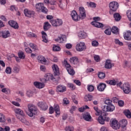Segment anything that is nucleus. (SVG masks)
<instances>
[{
    "label": "nucleus",
    "instance_id": "1",
    "mask_svg": "<svg viewBox=\"0 0 131 131\" xmlns=\"http://www.w3.org/2000/svg\"><path fill=\"white\" fill-rule=\"evenodd\" d=\"M118 7H119V5L117 2L113 1L111 2L109 4L110 14L112 15L114 12H116V11H117V9H118Z\"/></svg>",
    "mask_w": 131,
    "mask_h": 131
},
{
    "label": "nucleus",
    "instance_id": "2",
    "mask_svg": "<svg viewBox=\"0 0 131 131\" xmlns=\"http://www.w3.org/2000/svg\"><path fill=\"white\" fill-rule=\"evenodd\" d=\"M29 112L28 113V115L30 117H32L33 115H36L37 114V108L32 104H29L28 105Z\"/></svg>",
    "mask_w": 131,
    "mask_h": 131
},
{
    "label": "nucleus",
    "instance_id": "3",
    "mask_svg": "<svg viewBox=\"0 0 131 131\" xmlns=\"http://www.w3.org/2000/svg\"><path fill=\"white\" fill-rule=\"evenodd\" d=\"M36 9L37 12H41L43 14H48V9L44 6L42 3L36 4Z\"/></svg>",
    "mask_w": 131,
    "mask_h": 131
},
{
    "label": "nucleus",
    "instance_id": "4",
    "mask_svg": "<svg viewBox=\"0 0 131 131\" xmlns=\"http://www.w3.org/2000/svg\"><path fill=\"white\" fill-rule=\"evenodd\" d=\"M64 66L69 74H70V75H72V76H73V75L75 74V71H74V70L73 69L72 67H71V66L69 63H68V62H67V61L66 60L64 61Z\"/></svg>",
    "mask_w": 131,
    "mask_h": 131
},
{
    "label": "nucleus",
    "instance_id": "5",
    "mask_svg": "<svg viewBox=\"0 0 131 131\" xmlns=\"http://www.w3.org/2000/svg\"><path fill=\"white\" fill-rule=\"evenodd\" d=\"M54 110L56 114V115H59L60 114V107L59 105L56 104L54 105V107L51 106L49 108V113L50 114H53L54 113Z\"/></svg>",
    "mask_w": 131,
    "mask_h": 131
},
{
    "label": "nucleus",
    "instance_id": "6",
    "mask_svg": "<svg viewBox=\"0 0 131 131\" xmlns=\"http://www.w3.org/2000/svg\"><path fill=\"white\" fill-rule=\"evenodd\" d=\"M76 50L77 52H82L86 50V46L83 42H80V43L77 44L76 46Z\"/></svg>",
    "mask_w": 131,
    "mask_h": 131
},
{
    "label": "nucleus",
    "instance_id": "7",
    "mask_svg": "<svg viewBox=\"0 0 131 131\" xmlns=\"http://www.w3.org/2000/svg\"><path fill=\"white\" fill-rule=\"evenodd\" d=\"M50 23L54 27H58L61 26L63 24V21L61 19H53L50 20Z\"/></svg>",
    "mask_w": 131,
    "mask_h": 131
},
{
    "label": "nucleus",
    "instance_id": "8",
    "mask_svg": "<svg viewBox=\"0 0 131 131\" xmlns=\"http://www.w3.org/2000/svg\"><path fill=\"white\" fill-rule=\"evenodd\" d=\"M114 110H115V106H114V105H111V106L104 105L102 107V111L104 113H105V112H112L114 111Z\"/></svg>",
    "mask_w": 131,
    "mask_h": 131
},
{
    "label": "nucleus",
    "instance_id": "9",
    "mask_svg": "<svg viewBox=\"0 0 131 131\" xmlns=\"http://www.w3.org/2000/svg\"><path fill=\"white\" fill-rule=\"evenodd\" d=\"M111 125L114 129H119L120 125L118 124V121L116 119H113L111 121Z\"/></svg>",
    "mask_w": 131,
    "mask_h": 131
},
{
    "label": "nucleus",
    "instance_id": "10",
    "mask_svg": "<svg viewBox=\"0 0 131 131\" xmlns=\"http://www.w3.org/2000/svg\"><path fill=\"white\" fill-rule=\"evenodd\" d=\"M122 89L124 94H129L130 92V85L128 83H125L123 85Z\"/></svg>",
    "mask_w": 131,
    "mask_h": 131
},
{
    "label": "nucleus",
    "instance_id": "11",
    "mask_svg": "<svg viewBox=\"0 0 131 131\" xmlns=\"http://www.w3.org/2000/svg\"><path fill=\"white\" fill-rule=\"evenodd\" d=\"M24 13L25 16H26V17H29V18H31V17L34 16V12L31 11L27 9H25L24 10Z\"/></svg>",
    "mask_w": 131,
    "mask_h": 131
},
{
    "label": "nucleus",
    "instance_id": "12",
    "mask_svg": "<svg viewBox=\"0 0 131 131\" xmlns=\"http://www.w3.org/2000/svg\"><path fill=\"white\" fill-rule=\"evenodd\" d=\"M14 111L16 114H17V115H20L22 117H24V116H25L24 111L20 108H15L14 109Z\"/></svg>",
    "mask_w": 131,
    "mask_h": 131
},
{
    "label": "nucleus",
    "instance_id": "13",
    "mask_svg": "<svg viewBox=\"0 0 131 131\" xmlns=\"http://www.w3.org/2000/svg\"><path fill=\"white\" fill-rule=\"evenodd\" d=\"M79 10L80 16H81V19H84V18L86 17L84 8H83V7H81L79 8Z\"/></svg>",
    "mask_w": 131,
    "mask_h": 131
},
{
    "label": "nucleus",
    "instance_id": "14",
    "mask_svg": "<svg viewBox=\"0 0 131 131\" xmlns=\"http://www.w3.org/2000/svg\"><path fill=\"white\" fill-rule=\"evenodd\" d=\"M38 106L41 109V110H47L48 109V104L45 102H39L38 103Z\"/></svg>",
    "mask_w": 131,
    "mask_h": 131
},
{
    "label": "nucleus",
    "instance_id": "15",
    "mask_svg": "<svg viewBox=\"0 0 131 131\" xmlns=\"http://www.w3.org/2000/svg\"><path fill=\"white\" fill-rule=\"evenodd\" d=\"M8 24H9L10 26L14 28V29H18L19 28V26L17 22L14 20H10L8 21Z\"/></svg>",
    "mask_w": 131,
    "mask_h": 131
},
{
    "label": "nucleus",
    "instance_id": "16",
    "mask_svg": "<svg viewBox=\"0 0 131 131\" xmlns=\"http://www.w3.org/2000/svg\"><path fill=\"white\" fill-rule=\"evenodd\" d=\"M114 67V64L111 63V61L110 60H106L105 62V64L104 66L105 68L106 69H111L112 67Z\"/></svg>",
    "mask_w": 131,
    "mask_h": 131
},
{
    "label": "nucleus",
    "instance_id": "17",
    "mask_svg": "<svg viewBox=\"0 0 131 131\" xmlns=\"http://www.w3.org/2000/svg\"><path fill=\"white\" fill-rule=\"evenodd\" d=\"M55 40L59 43H63V42H65V41H66V37H65L64 36L62 35L61 36H59L58 38L55 39Z\"/></svg>",
    "mask_w": 131,
    "mask_h": 131
},
{
    "label": "nucleus",
    "instance_id": "18",
    "mask_svg": "<svg viewBox=\"0 0 131 131\" xmlns=\"http://www.w3.org/2000/svg\"><path fill=\"white\" fill-rule=\"evenodd\" d=\"M106 84L103 83H100L97 86V90L99 92H104V91H105V89H106Z\"/></svg>",
    "mask_w": 131,
    "mask_h": 131
},
{
    "label": "nucleus",
    "instance_id": "19",
    "mask_svg": "<svg viewBox=\"0 0 131 131\" xmlns=\"http://www.w3.org/2000/svg\"><path fill=\"white\" fill-rule=\"evenodd\" d=\"M70 61L71 64L73 65H77L78 63H79V60H78V58L77 57H73L70 58Z\"/></svg>",
    "mask_w": 131,
    "mask_h": 131
},
{
    "label": "nucleus",
    "instance_id": "20",
    "mask_svg": "<svg viewBox=\"0 0 131 131\" xmlns=\"http://www.w3.org/2000/svg\"><path fill=\"white\" fill-rule=\"evenodd\" d=\"M71 16L74 21H78V15H77V13H76L75 10L72 11Z\"/></svg>",
    "mask_w": 131,
    "mask_h": 131
},
{
    "label": "nucleus",
    "instance_id": "21",
    "mask_svg": "<svg viewBox=\"0 0 131 131\" xmlns=\"http://www.w3.org/2000/svg\"><path fill=\"white\" fill-rule=\"evenodd\" d=\"M45 81H49L50 79H51V80H55V78L51 73L46 74L45 75Z\"/></svg>",
    "mask_w": 131,
    "mask_h": 131
},
{
    "label": "nucleus",
    "instance_id": "22",
    "mask_svg": "<svg viewBox=\"0 0 131 131\" xmlns=\"http://www.w3.org/2000/svg\"><path fill=\"white\" fill-rule=\"evenodd\" d=\"M124 38L126 40H131V32L130 31H126L124 33Z\"/></svg>",
    "mask_w": 131,
    "mask_h": 131
},
{
    "label": "nucleus",
    "instance_id": "23",
    "mask_svg": "<svg viewBox=\"0 0 131 131\" xmlns=\"http://www.w3.org/2000/svg\"><path fill=\"white\" fill-rule=\"evenodd\" d=\"M83 118L86 121H92V116L89 113H86L83 114Z\"/></svg>",
    "mask_w": 131,
    "mask_h": 131
},
{
    "label": "nucleus",
    "instance_id": "24",
    "mask_svg": "<svg viewBox=\"0 0 131 131\" xmlns=\"http://www.w3.org/2000/svg\"><path fill=\"white\" fill-rule=\"evenodd\" d=\"M91 24L92 25H93V26L97 27V28H102V27H104V25H103V24L98 21H92L91 22Z\"/></svg>",
    "mask_w": 131,
    "mask_h": 131
},
{
    "label": "nucleus",
    "instance_id": "25",
    "mask_svg": "<svg viewBox=\"0 0 131 131\" xmlns=\"http://www.w3.org/2000/svg\"><path fill=\"white\" fill-rule=\"evenodd\" d=\"M52 69L53 70V72L55 74V75H59V67H58V66L57 64H53L52 66Z\"/></svg>",
    "mask_w": 131,
    "mask_h": 131
},
{
    "label": "nucleus",
    "instance_id": "26",
    "mask_svg": "<svg viewBox=\"0 0 131 131\" xmlns=\"http://www.w3.org/2000/svg\"><path fill=\"white\" fill-rule=\"evenodd\" d=\"M120 126L122 127V128H124L126 125H127V121L126 119H122L119 121Z\"/></svg>",
    "mask_w": 131,
    "mask_h": 131
},
{
    "label": "nucleus",
    "instance_id": "27",
    "mask_svg": "<svg viewBox=\"0 0 131 131\" xmlns=\"http://www.w3.org/2000/svg\"><path fill=\"white\" fill-rule=\"evenodd\" d=\"M1 34L3 38H8V37H10L11 35V33L9 31H4L2 32Z\"/></svg>",
    "mask_w": 131,
    "mask_h": 131
},
{
    "label": "nucleus",
    "instance_id": "28",
    "mask_svg": "<svg viewBox=\"0 0 131 131\" xmlns=\"http://www.w3.org/2000/svg\"><path fill=\"white\" fill-rule=\"evenodd\" d=\"M57 92L59 93H64L66 92V86L59 85L57 87Z\"/></svg>",
    "mask_w": 131,
    "mask_h": 131
},
{
    "label": "nucleus",
    "instance_id": "29",
    "mask_svg": "<svg viewBox=\"0 0 131 131\" xmlns=\"http://www.w3.org/2000/svg\"><path fill=\"white\" fill-rule=\"evenodd\" d=\"M17 118H18V119H19V120L20 121L23 122V123H25V124H26V125H30V123H29V122H28V121L26 120V119H25V118H24V117H17Z\"/></svg>",
    "mask_w": 131,
    "mask_h": 131
},
{
    "label": "nucleus",
    "instance_id": "30",
    "mask_svg": "<svg viewBox=\"0 0 131 131\" xmlns=\"http://www.w3.org/2000/svg\"><path fill=\"white\" fill-rule=\"evenodd\" d=\"M34 85L37 89H42L45 88V84L42 83H40L39 82H34Z\"/></svg>",
    "mask_w": 131,
    "mask_h": 131
},
{
    "label": "nucleus",
    "instance_id": "31",
    "mask_svg": "<svg viewBox=\"0 0 131 131\" xmlns=\"http://www.w3.org/2000/svg\"><path fill=\"white\" fill-rule=\"evenodd\" d=\"M42 41L43 42H48V35L47 33L43 31L41 32Z\"/></svg>",
    "mask_w": 131,
    "mask_h": 131
},
{
    "label": "nucleus",
    "instance_id": "32",
    "mask_svg": "<svg viewBox=\"0 0 131 131\" xmlns=\"http://www.w3.org/2000/svg\"><path fill=\"white\" fill-rule=\"evenodd\" d=\"M37 60H38L39 62L42 64H43V63H46L47 62L46 58L42 56H38Z\"/></svg>",
    "mask_w": 131,
    "mask_h": 131
},
{
    "label": "nucleus",
    "instance_id": "33",
    "mask_svg": "<svg viewBox=\"0 0 131 131\" xmlns=\"http://www.w3.org/2000/svg\"><path fill=\"white\" fill-rule=\"evenodd\" d=\"M114 18L115 21H120V19H121V16H120V14H119V13H115L114 14Z\"/></svg>",
    "mask_w": 131,
    "mask_h": 131
},
{
    "label": "nucleus",
    "instance_id": "34",
    "mask_svg": "<svg viewBox=\"0 0 131 131\" xmlns=\"http://www.w3.org/2000/svg\"><path fill=\"white\" fill-rule=\"evenodd\" d=\"M102 115H104L103 114L100 115V116L98 117L97 120L100 124H104L105 123V119L103 118Z\"/></svg>",
    "mask_w": 131,
    "mask_h": 131
},
{
    "label": "nucleus",
    "instance_id": "35",
    "mask_svg": "<svg viewBox=\"0 0 131 131\" xmlns=\"http://www.w3.org/2000/svg\"><path fill=\"white\" fill-rule=\"evenodd\" d=\"M94 109L95 111H96V112L95 113L96 115H97V116L99 115H103V113H102V112L99 110V109L98 108V107L94 106Z\"/></svg>",
    "mask_w": 131,
    "mask_h": 131
},
{
    "label": "nucleus",
    "instance_id": "36",
    "mask_svg": "<svg viewBox=\"0 0 131 131\" xmlns=\"http://www.w3.org/2000/svg\"><path fill=\"white\" fill-rule=\"evenodd\" d=\"M86 5L89 8H96L97 4L94 2H87Z\"/></svg>",
    "mask_w": 131,
    "mask_h": 131
},
{
    "label": "nucleus",
    "instance_id": "37",
    "mask_svg": "<svg viewBox=\"0 0 131 131\" xmlns=\"http://www.w3.org/2000/svg\"><path fill=\"white\" fill-rule=\"evenodd\" d=\"M50 27H51V25H50V23H49V22L47 21L45 23V25L43 26V29L45 31H47V30H49Z\"/></svg>",
    "mask_w": 131,
    "mask_h": 131
},
{
    "label": "nucleus",
    "instance_id": "38",
    "mask_svg": "<svg viewBox=\"0 0 131 131\" xmlns=\"http://www.w3.org/2000/svg\"><path fill=\"white\" fill-rule=\"evenodd\" d=\"M93 100V96L88 94L84 97V101L88 102V101H92Z\"/></svg>",
    "mask_w": 131,
    "mask_h": 131
},
{
    "label": "nucleus",
    "instance_id": "39",
    "mask_svg": "<svg viewBox=\"0 0 131 131\" xmlns=\"http://www.w3.org/2000/svg\"><path fill=\"white\" fill-rule=\"evenodd\" d=\"M111 30L112 33H114V34H118V33H119V32L118 31V28L116 27H113Z\"/></svg>",
    "mask_w": 131,
    "mask_h": 131
},
{
    "label": "nucleus",
    "instance_id": "40",
    "mask_svg": "<svg viewBox=\"0 0 131 131\" xmlns=\"http://www.w3.org/2000/svg\"><path fill=\"white\" fill-rule=\"evenodd\" d=\"M18 56L19 58L22 60H24V59H25V54H24V52L22 51H19L18 53Z\"/></svg>",
    "mask_w": 131,
    "mask_h": 131
},
{
    "label": "nucleus",
    "instance_id": "41",
    "mask_svg": "<svg viewBox=\"0 0 131 131\" xmlns=\"http://www.w3.org/2000/svg\"><path fill=\"white\" fill-rule=\"evenodd\" d=\"M106 82L110 85H115L116 84V81L115 80H110L106 81Z\"/></svg>",
    "mask_w": 131,
    "mask_h": 131
},
{
    "label": "nucleus",
    "instance_id": "42",
    "mask_svg": "<svg viewBox=\"0 0 131 131\" xmlns=\"http://www.w3.org/2000/svg\"><path fill=\"white\" fill-rule=\"evenodd\" d=\"M78 36L79 38H85L86 36V34L85 32H81L79 33Z\"/></svg>",
    "mask_w": 131,
    "mask_h": 131
},
{
    "label": "nucleus",
    "instance_id": "43",
    "mask_svg": "<svg viewBox=\"0 0 131 131\" xmlns=\"http://www.w3.org/2000/svg\"><path fill=\"white\" fill-rule=\"evenodd\" d=\"M104 103L106 104V105H107V106H113L112 104V100H110V99H106Z\"/></svg>",
    "mask_w": 131,
    "mask_h": 131
},
{
    "label": "nucleus",
    "instance_id": "44",
    "mask_svg": "<svg viewBox=\"0 0 131 131\" xmlns=\"http://www.w3.org/2000/svg\"><path fill=\"white\" fill-rule=\"evenodd\" d=\"M124 113L127 118H131V113L129 110L124 111Z\"/></svg>",
    "mask_w": 131,
    "mask_h": 131
},
{
    "label": "nucleus",
    "instance_id": "45",
    "mask_svg": "<svg viewBox=\"0 0 131 131\" xmlns=\"http://www.w3.org/2000/svg\"><path fill=\"white\" fill-rule=\"evenodd\" d=\"M6 121V117H5V115L0 113V122H5Z\"/></svg>",
    "mask_w": 131,
    "mask_h": 131
},
{
    "label": "nucleus",
    "instance_id": "46",
    "mask_svg": "<svg viewBox=\"0 0 131 131\" xmlns=\"http://www.w3.org/2000/svg\"><path fill=\"white\" fill-rule=\"evenodd\" d=\"M2 93H4L5 94H6L7 95L10 94L11 93V91L8 89V88H4L2 89Z\"/></svg>",
    "mask_w": 131,
    "mask_h": 131
},
{
    "label": "nucleus",
    "instance_id": "47",
    "mask_svg": "<svg viewBox=\"0 0 131 131\" xmlns=\"http://www.w3.org/2000/svg\"><path fill=\"white\" fill-rule=\"evenodd\" d=\"M27 35L29 37H37L36 34L29 32L27 33Z\"/></svg>",
    "mask_w": 131,
    "mask_h": 131
},
{
    "label": "nucleus",
    "instance_id": "48",
    "mask_svg": "<svg viewBox=\"0 0 131 131\" xmlns=\"http://www.w3.org/2000/svg\"><path fill=\"white\" fill-rule=\"evenodd\" d=\"M105 76H106V75L105 74V73L103 72H100L98 74V77L100 79H103V78H105Z\"/></svg>",
    "mask_w": 131,
    "mask_h": 131
},
{
    "label": "nucleus",
    "instance_id": "49",
    "mask_svg": "<svg viewBox=\"0 0 131 131\" xmlns=\"http://www.w3.org/2000/svg\"><path fill=\"white\" fill-rule=\"evenodd\" d=\"M61 50V48L59 46H57L56 45H54L53 47V51L54 52H59Z\"/></svg>",
    "mask_w": 131,
    "mask_h": 131
},
{
    "label": "nucleus",
    "instance_id": "50",
    "mask_svg": "<svg viewBox=\"0 0 131 131\" xmlns=\"http://www.w3.org/2000/svg\"><path fill=\"white\" fill-rule=\"evenodd\" d=\"M10 127L6 126L4 128L2 127H0V131H10Z\"/></svg>",
    "mask_w": 131,
    "mask_h": 131
},
{
    "label": "nucleus",
    "instance_id": "51",
    "mask_svg": "<svg viewBox=\"0 0 131 131\" xmlns=\"http://www.w3.org/2000/svg\"><path fill=\"white\" fill-rule=\"evenodd\" d=\"M27 97H29V98H30V97H32L33 96V92L31 90L28 91L27 92Z\"/></svg>",
    "mask_w": 131,
    "mask_h": 131
},
{
    "label": "nucleus",
    "instance_id": "52",
    "mask_svg": "<svg viewBox=\"0 0 131 131\" xmlns=\"http://www.w3.org/2000/svg\"><path fill=\"white\" fill-rule=\"evenodd\" d=\"M66 130L67 131H73L74 130V128L72 126H67L65 128Z\"/></svg>",
    "mask_w": 131,
    "mask_h": 131
},
{
    "label": "nucleus",
    "instance_id": "53",
    "mask_svg": "<svg viewBox=\"0 0 131 131\" xmlns=\"http://www.w3.org/2000/svg\"><path fill=\"white\" fill-rule=\"evenodd\" d=\"M112 30L111 29H107L104 31V33L107 35H111Z\"/></svg>",
    "mask_w": 131,
    "mask_h": 131
},
{
    "label": "nucleus",
    "instance_id": "54",
    "mask_svg": "<svg viewBox=\"0 0 131 131\" xmlns=\"http://www.w3.org/2000/svg\"><path fill=\"white\" fill-rule=\"evenodd\" d=\"M126 15L129 21H131V11L127 10L126 12Z\"/></svg>",
    "mask_w": 131,
    "mask_h": 131
},
{
    "label": "nucleus",
    "instance_id": "55",
    "mask_svg": "<svg viewBox=\"0 0 131 131\" xmlns=\"http://www.w3.org/2000/svg\"><path fill=\"white\" fill-rule=\"evenodd\" d=\"M115 42L116 45H119V46H123V43L122 42L119 41V39H115Z\"/></svg>",
    "mask_w": 131,
    "mask_h": 131
},
{
    "label": "nucleus",
    "instance_id": "56",
    "mask_svg": "<svg viewBox=\"0 0 131 131\" xmlns=\"http://www.w3.org/2000/svg\"><path fill=\"white\" fill-rule=\"evenodd\" d=\"M13 71L15 73H19V72L20 71V68L18 67H14L13 68Z\"/></svg>",
    "mask_w": 131,
    "mask_h": 131
},
{
    "label": "nucleus",
    "instance_id": "57",
    "mask_svg": "<svg viewBox=\"0 0 131 131\" xmlns=\"http://www.w3.org/2000/svg\"><path fill=\"white\" fill-rule=\"evenodd\" d=\"M63 104H64L65 105H68V104H69L70 103V101H69V100H68V99H67V98H64L63 99Z\"/></svg>",
    "mask_w": 131,
    "mask_h": 131
},
{
    "label": "nucleus",
    "instance_id": "58",
    "mask_svg": "<svg viewBox=\"0 0 131 131\" xmlns=\"http://www.w3.org/2000/svg\"><path fill=\"white\" fill-rule=\"evenodd\" d=\"M92 45L93 47H98L99 46V42L96 40L93 41L92 42Z\"/></svg>",
    "mask_w": 131,
    "mask_h": 131
},
{
    "label": "nucleus",
    "instance_id": "59",
    "mask_svg": "<svg viewBox=\"0 0 131 131\" xmlns=\"http://www.w3.org/2000/svg\"><path fill=\"white\" fill-rule=\"evenodd\" d=\"M5 72L7 74H11V72H12V70L11 69V68L10 67L7 68L5 70Z\"/></svg>",
    "mask_w": 131,
    "mask_h": 131
},
{
    "label": "nucleus",
    "instance_id": "60",
    "mask_svg": "<svg viewBox=\"0 0 131 131\" xmlns=\"http://www.w3.org/2000/svg\"><path fill=\"white\" fill-rule=\"evenodd\" d=\"M88 90L89 92H93L95 90V88L92 85H90L88 86Z\"/></svg>",
    "mask_w": 131,
    "mask_h": 131
},
{
    "label": "nucleus",
    "instance_id": "61",
    "mask_svg": "<svg viewBox=\"0 0 131 131\" xmlns=\"http://www.w3.org/2000/svg\"><path fill=\"white\" fill-rule=\"evenodd\" d=\"M29 46H30V48H32L34 51L36 50V46L35 45L30 43L29 44Z\"/></svg>",
    "mask_w": 131,
    "mask_h": 131
},
{
    "label": "nucleus",
    "instance_id": "62",
    "mask_svg": "<svg viewBox=\"0 0 131 131\" xmlns=\"http://www.w3.org/2000/svg\"><path fill=\"white\" fill-rule=\"evenodd\" d=\"M68 85L71 90H75V86L73 84L69 83L68 84Z\"/></svg>",
    "mask_w": 131,
    "mask_h": 131
},
{
    "label": "nucleus",
    "instance_id": "63",
    "mask_svg": "<svg viewBox=\"0 0 131 131\" xmlns=\"http://www.w3.org/2000/svg\"><path fill=\"white\" fill-rule=\"evenodd\" d=\"M94 58L95 61L96 62H99L100 61V56H99V55H95Z\"/></svg>",
    "mask_w": 131,
    "mask_h": 131
},
{
    "label": "nucleus",
    "instance_id": "64",
    "mask_svg": "<svg viewBox=\"0 0 131 131\" xmlns=\"http://www.w3.org/2000/svg\"><path fill=\"white\" fill-rule=\"evenodd\" d=\"M40 69L41 71L45 72L46 70H47V69L46 68V66H40Z\"/></svg>",
    "mask_w": 131,
    "mask_h": 131
}]
</instances>
